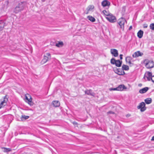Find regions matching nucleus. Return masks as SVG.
Returning <instances> with one entry per match:
<instances>
[{
	"mask_svg": "<svg viewBox=\"0 0 154 154\" xmlns=\"http://www.w3.org/2000/svg\"><path fill=\"white\" fill-rule=\"evenodd\" d=\"M145 67L148 69H150L154 67V62L152 60L146 59L144 61Z\"/></svg>",
	"mask_w": 154,
	"mask_h": 154,
	"instance_id": "obj_1",
	"label": "nucleus"
},
{
	"mask_svg": "<svg viewBox=\"0 0 154 154\" xmlns=\"http://www.w3.org/2000/svg\"><path fill=\"white\" fill-rule=\"evenodd\" d=\"M110 63L112 64H115L116 66L120 67L122 65V61L119 60H116L114 58H112L111 60Z\"/></svg>",
	"mask_w": 154,
	"mask_h": 154,
	"instance_id": "obj_2",
	"label": "nucleus"
},
{
	"mask_svg": "<svg viewBox=\"0 0 154 154\" xmlns=\"http://www.w3.org/2000/svg\"><path fill=\"white\" fill-rule=\"evenodd\" d=\"M8 99L7 98V96H5L2 99H1L0 101V109L4 107L7 105Z\"/></svg>",
	"mask_w": 154,
	"mask_h": 154,
	"instance_id": "obj_3",
	"label": "nucleus"
},
{
	"mask_svg": "<svg viewBox=\"0 0 154 154\" xmlns=\"http://www.w3.org/2000/svg\"><path fill=\"white\" fill-rule=\"evenodd\" d=\"M24 8V6L22 3H19L15 9L14 12L15 13H17L18 12L23 10Z\"/></svg>",
	"mask_w": 154,
	"mask_h": 154,
	"instance_id": "obj_4",
	"label": "nucleus"
},
{
	"mask_svg": "<svg viewBox=\"0 0 154 154\" xmlns=\"http://www.w3.org/2000/svg\"><path fill=\"white\" fill-rule=\"evenodd\" d=\"M125 22V20L122 17H121L118 20V23L120 26V28L123 30L124 29V25Z\"/></svg>",
	"mask_w": 154,
	"mask_h": 154,
	"instance_id": "obj_5",
	"label": "nucleus"
},
{
	"mask_svg": "<svg viewBox=\"0 0 154 154\" xmlns=\"http://www.w3.org/2000/svg\"><path fill=\"white\" fill-rule=\"evenodd\" d=\"M106 18L111 23L115 22L116 21V17L111 14L108 17H106Z\"/></svg>",
	"mask_w": 154,
	"mask_h": 154,
	"instance_id": "obj_6",
	"label": "nucleus"
},
{
	"mask_svg": "<svg viewBox=\"0 0 154 154\" xmlns=\"http://www.w3.org/2000/svg\"><path fill=\"white\" fill-rule=\"evenodd\" d=\"M137 108L138 109H140L141 112H144L146 109L145 103L143 102L141 103H140L139 105L137 106Z\"/></svg>",
	"mask_w": 154,
	"mask_h": 154,
	"instance_id": "obj_7",
	"label": "nucleus"
},
{
	"mask_svg": "<svg viewBox=\"0 0 154 154\" xmlns=\"http://www.w3.org/2000/svg\"><path fill=\"white\" fill-rule=\"evenodd\" d=\"M51 59V54L49 53H47L44 55V58L42 60V61L44 63H46L48 60Z\"/></svg>",
	"mask_w": 154,
	"mask_h": 154,
	"instance_id": "obj_8",
	"label": "nucleus"
},
{
	"mask_svg": "<svg viewBox=\"0 0 154 154\" xmlns=\"http://www.w3.org/2000/svg\"><path fill=\"white\" fill-rule=\"evenodd\" d=\"M26 102L28 103L30 105H32V99L31 96L29 94H27L25 95V100Z\"/></svg>",
	"mask_w": 154,
	"mask_h": 154,
	"instance_id": "obj_9",
	"label": "nucleus"
},
{
	"mask_svg": "<svg viewBox=\"0 0 154 154\" xmlns=\"http://www.w3.org/2000/svg\"><path fill=\"white\" fill-rule=\"evenodd\" d=\"M114 72L119 75H123L125 74V72L121 69H114Z\"/></svg>",
	"mask_w": 154,
	"mask_h": 154,
	"instance_id": "obj_10",
	"label": "nucleus"
},
{
	"mask_svg": "<svg viewBox=\"0 0 154 154\" xmlns=\"http://www.w3.org/2000/svg\"><path fill=\"white\" fill-rule=\"evenodd\" d=\"M152 73L149 72H146L143 77V79H145L146 78L148 81H150L151 80V79L152 77Z\"/></svg>",
	"mask_w": 154,
	"mask_h": 154,
	"instance_id": "obj_11",
	"label": "nucleus"
},
{
	"mask_svg": "<svg viewBox=\"0 0 154 154\" xmlns=\"http://www.w3.org/2000/svg\"><path fill=\"white\" fill-rule=\"evenodd\" d=\"M110 52L112 55L115 57H117L118 56V51L116 49H111L110 50Z\"/></svg>",
	"mask_w": 154,
	"mask_h": 154,
	"instance_id": "obj_12",
	"label": "nucleus"
},
{
	"mask_svg": "<svg viewBox=\"0 0 154 154\" xmlns=\"http://www.w3.org/2000/svg\"><path fill=\"white\" fill-rule=\"evenodd\" d=\"M143 55V54L142 53L138 51L134 53L132 55V57L134 58H136L139 56H142Z\"/></svg>",
	"mask_w": 154,
	"mask_h": 154,
	"instance_id": "obj_13",
	"label": "nucleus"
},
{
	"mask_svg": "<svg viewBox=\"0 0 154 154\" xmlns=\"http://www.w3.org/2000/svg\"><path fill=\"white\" fill-rule=\"evenodd\" d=\"M85 94L90 95L94 97L95 96L94 93L91 90H87L85 91Z\"/></svg>",
	"mask_w": 154,
	"mask_h": 154,
	"instance_id": "obj_14",
	"label": "nucleus"
},
{
	"mask_svg": "<svg viewBox=\"0 0 154 154\" xmlns=\"http://www.w3.org/2000/svg\"><path fill=\"white\" fill-rule=\"evenodd\" d=\"M9 3L8 0H6L5 1L2 7V9L4 10H5L8 8Z\"/></svg>",
	"mask_w": 154,
	"mask_h": 154,
	"instance_id": "obj_15",
	"label": "nucleus"
},
{
	"mask_svg": "<svg viewBox=\"0 0 154 154\" xmlns=\"http://www.w3.org/2000/svg\"><path fill=\"white\" fill-rule=\"evenodd\" d=\"M5 26V22L4 20H0V31L2 30Z\"/></svg>",
	"mask_w": 154,
	"mask_h": 154,
	"instance_id": "obj_16",
	"label": "nucleus"
},
{
	"mask_svg": "<svg viewBox=\"0 0 154 154\" xmlns=\"http://www.w3.org/2000/svg\"><path fill=\"white\" fill-rule=\"evenodd\" d=\"M101 5L103 7L109 6L110 5V3L106 0H104L102 2Z\"/></svg>",
	"mask_w": 154,
	"mask_h": 154,
	"instance_id": "obj_17",
	"label": "nucleus"
},
{
	"mask_svg": "<svg viewBox=\"0 0 154 154\" xmlns=\"http://www.w3.org/2000/svg\"><path fill=\"white\" fill-rule=\"evenodd\" d=\"M149 88L147 87H146L140 89L139 91V92L141 94L144 93L146 92V91L149 90Z\"/></svg>",
	"mask_w": 154,
	"mask_h": 154,
	"instance_id": "obj_18",
	"label": "nucleus"
},
{
	"mask_svg": "<svg viewBox=\"0 0 154 154\" xmlns=\"http://www.w3.org/2000/svg\"><path fill=\"white\" fill-rule=\"evenodd\" d=\"M54 106L55 107H58L60 106V103L58 101H53L52 103Z\"/></svg>",
	"mask_w": 154,
	"mask_h": 154,
	"instance_id": "obj_19",
	"label": "nucleus"
},
{
	"mask_svg": "<svg viewBox=\"0 0 154 154\" xmlns=\"http://www.w3.org/2000/svg\"><path fill=\"white\" fill-rule=\"evenodd\" d=\"M132 60V58L129 56H128L126 58V61L127 63H128L129 65L132 64L133 65L131 62V60Z\"/></svg>",
	"mask_w": 154,
	"mask_h": 154,
	"instance_id": "obj_20",
	"label": "nucleus"
},
{
	"mask_svg": "<svg viewBox=\"0 0 154 154\" xmlns=\"http://www.w3.org/2000/svg\"><path fill=\"white\" fill-rule=\"evenodd\" d=\"M94 6L93 5H90L87 8L88 12L86 13L88 14V12L91 11L94 9Z\"/></svg>",
	"mask_w": 154,
	"mask_h": 154,
	"instance_id": "obj_21",
	"label": "nucleus"
},
{
	"mask_svg": "<svg viewBox=\"0 0 154 154\" xmlns=\"http://www.w3.org/2000/svg\"><path fill=\"white\" fill-rule=\"evenodd\" d=\"M118 91H122L124 89H126V88L123 85H121L117 87Z\"/></svg>",
	"mask_w": 154,
	"mask_h": 154,
	"instance_id": "obj_22",
	"label": "nucleus"
},
{
	"mask_svg": "<svg viewBox=\"0 0 154 154\" xmlns=\"http://www.w3.org/2000/svg\"><path fill=\"white\" fill-rule=\"evenodd\" d=\"M143 31L141 30H140L137 33V36L139 38H141L143 36Z\"/></svg>",
	"mask_w": 154,
	"mask_h": 154,
	"instance_id": "obj_23",
	"label": "nucleus"
},
{
	"mask_svg": "<svg viewBox=\"0 0 154 154\" xmlns=\"http://www.w3.org/2000/svg\"><path fill=\"white\" fill-rule=\"evenodd\" d=\"M87 18L91 21L92 22H94L96 20L93 17L89 16L87 17Z\"/></svg>",
	"mask_w": 154,
	"mask_h": 154,
	"instance_id": "obj_24",
	"label": "nucleus"
},
{
	"mask_svg": "<svg viewBox=\"0 0 154 154\" xmlns=\"http://www.w3.org/2000/svg\"><path fill=\"white\" fill-rule=\"evenodd\" d=\"M145 102L146 104H149L152 103V100L150 98H147L145 100Z\"/></svg>",
	"mask_w": 154,
	"mask_h": 154,
	"instance_id": "obj_25",
	"label": "nucleus"
},
{
	"mask_svg": "<svg viewBox=\"0 0 154 154\" xmlns=\"http://www.w3.org/2000/svg\"><path fill=\"white\" fill-rule=\"evenodd\" d=\"M122 69L123 70V71H124V70H128L129 69V66L127 65H125L124 64L122 65Z\"/></svg>",
	"mask_w": 154,
	"mask_h": 154,
	"instance_id": "obj_26",
	"label": "nucleus"
},
{
	"mask_svg": "<svg viewBox=\"0 0 154 154\" xmlns=\"http://www.w3.org/2000/svg\"><path fill=\"white\" fill-rule=\"evenodd\" d=\"M29 118V116L25 115H22L21 117V119L22 121L25 120Z\"/></svg>",
	"mask_w": 154,
	"mask_h": 154,
	"instance_id": "obj_27",
	"label": "nucleus"
},
{
	"mask_svg": "<svg viewBox=\"0 0 154 154\" xmlns=\"http://www.w3.org/2000/svg\"><path fill=\"white\" fill-rule=\"evenodd\" d=\"M63 45V43L62 42H59L58 43H56V46L57 47H61Z\"/></svg>",
	"mask_w": 154,
	"mask_h": 154,
	"instance_id": "obj_28",
	"label": "nucleus"
},
{
	"mask_svg": "<svg viewBox=\"0 0 154 154\" xmlns=\"http://www.w3.org/2000/svg\"><path fill=\"white\" fill-rule=\"evenodd\" d=\"M103 13L104 15L107 16V17H108L109 15L111 14V13H109L108 11L106 10H103Z\"/></svg>",
	"mask_w": 154,
	"mask_h": 154,
	"instance_id": "obj_29",
	"label": "nucleus"
},
{
	"mask_svg": "<svg viewBox=\"0 0 154 154\" xmlns=\"http://www.w3.org/2000/svg\"><path fill=\"white\" fill-rule=\"evenodd\" d=\"M2 149H3V151L4 152H8L9 151H11V150L10 148H2Z\"/></svg>",
	"mask_w": 154,
	"mask_h": 154,
	"instance_id": "obj_30",
	"label": "nucleus"
},
{
	"mask_svg": "<svg viewBox=\"0 0 154 154\" xmlns=\"http://www.w3.org/2000/svg\"><path fill=\"white\" fill-rule=\"evenodd\" d=\"M150 28L152 30H154V23H152L150 25Z\"/></svg>",
	"mask_w": 154,
	"mask_h": 154,
	"instance_id": "obj_31",
	"label": "nucleus"
},
{
	"mask_svg": "<svg viewBox=\"0 0 154 154\" xmlns=\"http://www.w3.org/2000/svg\"><path fill=\"white\" fill-rule=\"evenodd\" d=\"M110 91H118L117 87L116 88H112L109 89Z\"/></svg>",
	"mask_w": 154,
	"mask_h": 154,
	"instance_id": "obj_32",
	"label": "nucleus"
},
{
	"mask_svg": "<svg viewBox=\"0 0 154 154\" xmlns=\"http://www.w3.org/2000/svg\"><path fill=\"white\" fill-rule=\"evenodd\" d=\"M148 25L146 24H144L143 25V27L144 28H146L147 27Z\"/></svg>",
	"mask_w": 154,
	"mask_h": 154,
	"instance_id": "obj_33",
	"label": "nucleus"
},
{
	"mask_svg": "<svg viewBox=\"0 0 154 154\" xmlns=\"http://www.w3.org/2000/svg\"><path fill=\"white\" fill-rule=\"evenodd\" d=\"M151 80L153 82H154V76H152L151 79Z\"/></svg>",
	"mask_w": 154,
	"mask_h": 154,
	"instance_id": "obj_34",
	"label": "nucleus"
},
{
	"mask_svg": "<svg viewBox=\"0 0 154 154\" xmlns=\"http://www.w3.org/2000/svg\"><path fill=\"white\" fill-rule=\"evenodd\" d=\"M107 114H114V112L112 111H109L107 112Z\"/></svg>",
	"mask_w": 154,
	"mask_h": 154,
	"instance_id": "obj_35",
	"label": "nucleus"
},
{
	"mask_svg": "<svg viewBox=\"0 0 154 154\" xmlns=\"http://www.w3.org/2000/svg\"><path fill=\"white\" fill-rule=\"evenodd\" d=\"M122 54H121L120 55V58L121 60H122Z\"/></svg>",
	"mask_w": 154,
	"mask_h": 154,
	"instance_id": "obj_36",
	"label": "nucleus"
},
{
	"mask_svg": "<svg viewBox=\"0 0 154 154\" xmlns=\"http://www.w3.org/2000/svg\"><path fill=\"white\" fill-rule=\"evenodd\" d=\"M130 116H131L130 114H128L127 115H126V117H129Z\"/></svg>",
	"mask_w": 154,
	"mask_h": 154,
	"instance_id": "obj_37",
	"label": "nucleus"
},
{
	"mask_svg": "<svg viewBox=\"0 0 154 154\" xmlns=\"http://www.w3.org/2000/svg\"><path fill=\"white\" fill-rule=\"evenodd\" d=\"M151 140L154 141V136L152 137Z\"/></svg>",
	"mask_w": 154,
	"mask_h": 154,
	"instance_id": "obj_38",
	"label": "nucleus"
},
{
	"mask_svg": "<svg viewBox=\"0 0 154 154\" xmlns=\"http://www.w3.org/2000/svg\"><path fill=\"white\" fill-rule=\"evenodd\" d=\"M142 86V84H138V86L139 87H141Z\"/></svg>",
	"mask_w": 154,
	"mask_h": 154,
	"instance_id": "obj_39",
	"label": "nucleus"
},
{
	"mask_svg": "<svg viewBox=\"0 0 154 154\" xmlns=\"http://www.w3.org/2000/svg\"><path fill=\"white\" fill-rule=\"evenodd\" d=\"M132 28V26H130V27H129V30H130Z\"/></svg>",
	"mask_w": 154,
	"mask_h": 154,
	"instance_id": "obj_40",
	"label": "nucleus"
},
{
	"mask_svg": "<svg viewBox=\"0 0 154 154\" xmlns=\"http://www.w3.org/2000/svg\"><path fill=\"white\" fill-rule=\"evenodd\" d=\"M73 124H75L76 125H77V123L75 122L74 123H73Z\"/></svg>",
	"mask_w": 154,
	"mask_h": 154,
	"instance_id": "obj_41",
	"label": "nucleus"
}]
</instances>
